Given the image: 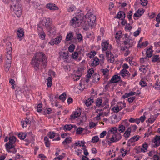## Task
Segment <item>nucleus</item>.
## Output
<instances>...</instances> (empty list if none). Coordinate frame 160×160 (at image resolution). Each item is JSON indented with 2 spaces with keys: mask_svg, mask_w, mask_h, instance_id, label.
<instances>
[{
  "mask_svg": "<svg viewBox=\"0 0 160 160\" xmlns=\"http://www.w3.org/2000/svg\"><path fill=\"white\" fill-rule=\"evenodd\" d=\"M92 78H93L92 82H97L100 79L99 75L97 73H95L93 74L92 75Z\"/></svg>",
  "mask_w": 160,
  "mask_h": 160,
  "instance_id": "16",
  "label": "nucleus"
},
{
  "mask_svg": "<svg viewBox=\"0 0 160 160\" xmlns=\"http://www.w3.org/2000/svg\"><path fill=\"white\" fill-rule=\"evenodd\" d=\"M99 139L98 136H95L92 138L91 142L93 143L97 142L99 140Z\"/></svg>",
  "mask_w": 160,
  "mask_h": 160,
  "instance_id": "39",
  "label": "nucleus"
},
{
  "mask_svg": "<svg viewBox=\"0 0 160 160\" xmlns=\"http://www.w3.org/2000/svg\"><path fill=\"white\" fill-rule=\"evenodd\" d=\"M122 13H123V11H119L117 15L114 17L115 18H118L121 20L122 18Z\"/></svg>",
  "mask_w": 160,
  "mask_h": 160,
  "instance_id": "29",
  "label": "nucleus"
},
{
  "mask_svg": "<svg viewBox=\"0 0 160 160\" xmlns=\"http://www.w3.org/2000/svg\"><path fill=\"white\" fill-rule=\"evenodd\" d=\"M64 158V157L62 155H60L58 157H56L54 159V160H60L61 159H62Z\"/></svg>",
  "mask_w": 160,
  "mask_h": 160,
  "instance_id": "63",
  "label": "nucleus"
},
{
  "mask_svg": "<svg viewBox=\"0 0 160 160\" xmlns=\"http://www.w3.org/2000/svg\"><path fill=\"white\" fill-rule=\"evenodd\" d=\"M107 134V132L106 131H103L100 134V138H103Z\"/></svg>",
  "mask_w": 160,
  "mask_h": 160,
  "instance_id": "59",
  "label": "nucleus"
},
{
  "mask_svg": "<svg viewBox=\"0 0 160 160\" xmlns=\"http://www.w3.org/2000/svg\"><path fill=\"white\" fill-rule=\"evenodd\" d=\"M89 127L90 129L92 128L96 125V124L93 122H89Z\"/></svg>",
  "mask_w": 160,
  "mask_h": 160,
  "instance_id": "55",
  "label": "nucleus"
},
{
  "mask_svg": "<svg viewBox=\"0 0 160 160\" xmlns=\"http://www.w3.org/2000/svg\"><path fill=\"white\" fill-rule=\"evenodd\" d=\"M159 55H156L153 56L152 58V61L153 62H155L158 61L159 59Z\"/></svg>",
  "mask_w": 160,
  "mask_h": 160,
  "instance_id": "42",
  "label": "nucleus"
},
{
  "mask_svg": "<svg viewBox=\"0 0 160 160\" xmlns=\"http://www.w3.org/2000/svg\"><path fill=\"white\" fill-rule=\"evenodd\" d=\"M122 32L121 31H118L116 34L115 38L118 40H119L122 37Z\"/></svg>",
  "mask_w": 160,
  "mask_h": 160,
  "instance_id": "28",
  "label": "nucleus"
},
{
  "mask_svg": "<svg viewBox=\"0 0 160 160\" xmlns=\"http://www.w3.org/2000/svg\"><path fill=\"white\" fill-rule=\"evenodd\" d=\"M140 84L142 87H144L147 86V84L145 81H144L141 80L140 82Z\"/></svg>",
  "mask_w": 160,
  "mask_h": 160,
  "instance_id": "56",
  "label": "nucleus"
},
{
  "mask_svg": "<svg viewBox=\"0 0 160 160\" xmlns=\"http://www.w3.org/2000/svg\"><path fill=\"white\" fill-rule=\"evenodd\" d=\"M153 158L154 160H159L160 159V157L157 155H154Z\"/></svg>",
  "mask_w": 160,
  "mask_h": 160,
  "instance_id": "64",
  "label": "nucleus"
},
{
  "mask_svg": "<svg viewBox=\"0 0 160 160\" xmlns=\"http://www.w3.org/2000/svg\"><path fill=\"white\" fill-rule=\"evenodd\" d=\"M71 139L72 138L71 137L67 138L65 140L62 142V144L64 145H65L69 144L72 142Z\"/></svg>",
  "mask_w": 160,
  "mask_h": 160,
  "instance_id": "26",
  "label": "nucleus"
},
{
  "mask_svg": "<svg viewBox=\"0 0 160 160\" xmlns=\"http://www.w3.org/2000/svg\"><path fill=\"white\" fill-rule=\"evenodd\" d=\"M142 148L141 149V151L144 152H146L148 148V145L147 142H144L142 146Z\"/></svg>",
  "mask_w": 160,
  "mask_h": 160,
  "instance_id": "22",
  "label": "nucleus"
},
{
  "mask_svg": "<svg viewBox=\"0 0 160 160\" xmlns=\"http://www.w3.org/2000/svg\"><path fill=\"white\" fill-rule=\"evenodd\" d=\"M78 112L77 111H74L73 113L70 115V118L69 120H72L75 119L76 118H77L80 116L81 115V110L80 109L78 110Z\"/></svg>",
  "mask_w": 160,
  "mask_h": 160,
  "instance_id": "7",
  "label": "nucleus"
},
{
  "mask_svg": "<svg viewBox=\"0 0 160 160\" xmlns=\"http://www.w3.org/2000/svg\"><path fill=\"white\" fill-rule=\"evenodd\" d=\"M20 1L21 0H11L12 4L10 6L11 8L12 7L13 8L16 6L19 3Z\"/></svg>",
  "mask_w": 160,
  "mask_h": 160,
  "instance_id": "21",
  "label": "nucleus"
},
{
  "mask_svg": "<svg viewBox=\"0 0 160 160\" xmlns=\"http://www.w3.org/2000/svg\"><path fill=\"white\" fill-rule=\"evenodd\" d=\"M29 122V120L26 118L25 120L23 122L21 121L22 125L23 128L26 127Z\"/></svg>",
  "mask_w": 160,
  "mask_h": 160,
  "instance_id": "30",
  "label": "nucleus"
},
{
  "mask_svg": "<svg viewBox=\"0 0 160 160\" xmlns=\"http://www.w3.org/2000/svg\"><path fill=\"white\" fill-rule=\"evenodd\" d=\"M78 53L76 51L74 52L72 55V57L73 59H77Z\"/></svg>",
  "mask_w": 160,
  "mask_h": 160,
  "instance_id": "45",
  "label": "nucleus"
},
{
  "mask_svg": "<svg viewBox=\"0 0 160 160\" xmlns=\"http://www.w3.org/2000/svg\"><path fill=\"white\" fill-rule=\"evenodd\" d=\"M48 82H47V86L50 87L52 85V79L51 77H48L47 79Z\"/></svg>",
  "mask_w": 160,
  "mask_h": 160,
  "instance_id": "33",
  "label": "nucleus"
},
{
  "mask_svg": "<svg viewBox=\"0 0 160 160\" xmlns=\"http://www.w3.org/2000/svg\"><path fill=\"white\" fill-rule=\"evenodd\" d=\"M135 97H132L129 98H128V101L130 103L132 102L133 101V100H135Z\"/></svg>",
  "mask_w": 160,
  "mask_h": 160,
  "instance_id": "57",
  "label": "nucleus"
},
{
  "mask_svg": "<svg viewBox=\"0 0 160 160\" xmlns=\"http://www.w3.org/2000/svg\"><path fill=\"white\" fill-rule=\"evenodd\" d=\"M99 59L97 57H95L94 59V61L92 62L91 64V66L93 67L94 66H97L99 64Z\"/></svg>",
  "mask_w": 160,
  "mask_h": 160,
  "instance_id": "19",
  "label": "nucleus"
},
{
  "mask_svg": "<svg viewBox=\"0 0 160 160\" xmlns=\"http://www.w3.org/2000/svg\"><path fill=\"white\" fill-rule=\"evenodd\" d=\"M77 38L79 41H81L83 40L82 36L80 33H79L77 35Z\"/></svg>",
  "mask_w": 160,
  "mask_h": 160,
  "instance_id": "52",
  "label": "nucleus"
},
{
  "mask_svg": "<svg viewBox=\"0 0 160 160\" xmlns=\"http://www.w3.org/2000/svg\"><path fill=\"white\" fill-rule=\"evenodd\" d=\"M67 95L66 94L65 92L63 93L62 94L60 95L59 98L60 99L62 100V102H64L65 99L66 98Z\"/></svg>",
  "mask_w": 160,
  "mask_h": 160,
  "instance_id": "32",
  "label": "nucleus"
},
{
  "mask_svg": "<svg viewBox=\"0 0 160 160\" xmlns=\"http://www.w3.org/2000/svg\"><path fill=\"white\" fill-rule=\"evenodd\" d=\"M148 44V42L147 41H146L141 44L138 43L137 47L138 48H141L142 46L146 47Z\"/></svg>",
  "mask_w": 160,
  "mask_h": 160,
  "instance_id": "31",
  "label": "nucleus"
},
{
  "mask_svg": "<svg viewBox=\"0 0 160 160\" xmlns=\"http://www.w3.org/2000/svg\"><path fill=\"white\" fill-rule=\"evenodd\" d=\"M73 35L72 32H69L68 33L66 38V40L67 41H69L72 40Z\"/></svg>",
  "mask_w": 160,
  "mask_h": 160,
  "instance_id": "23",
  "label": "nucleus"
},
{
  "mask_svg": "<svg viewBox=\"0 0 160 160\" xmlns=\"http://www.w3.org/2000/svg\"><path fill=\"white\" fill-rule=\"evenodd\" d=\"M145 11V10L143 9H142V10H140L139 9H138L136 11V13L138 14H139L140 16H141L144 13Z\"/></svg>",
  "mask_w": 160,
  "mask_h": 160,
  "instance_id": "48",
  "label": "nucleus"
},
{
  "mask_svg": "<svg viewBox=\"0 0 160 160\" xmlns=\"http://www.w3.org/2000/svg\"><path fill=\"white\" fill-rule=\"evenodd\" d=\"M17 35L18 38L22 37L24 35V32L22 28H19L17 32Z\"/></svg>",
  "mask_w": 160,
  "mask_h": 160,
  "instance_id": "14",
  "label": "nucleus"
},
{
  "mask_svg": "<svg viewBox=\"0 0 160 160\" xmlns=\"http://www.w3.org/2000/svg\"><path fill=\"white\" fill-rule=\"evenodd\" d=\"M48 31V32L49 33L48 35H50L52 33V34H55L56 33V29L54 26L52 25L49 28H48L47 29Z\"/></svg>",
  "mask_w": 160,
  "mask_h": 160,
  "instance_id": "12",
  "label": "nucleus"
},
{
  "mask_svg": "<svg viewBox=\"0 0 160 160\" xmlns=\"http://www.w3.org/2000/svg\"><path fill=\"white\" fill-rule=\"evenodd\" d=\"M38 35L40 36V38L42 40H44L45 38V34L44 32L38 33Z\"/></svg>",
  "mask_w": 160,
  "mask_h": 160,
  "instance_id": "44",
  "label": "nucleus"
},
{
  "mask_svg": "<svg viewBox=\"0 0 160 160\" xmlns=\"http://www.w3.org/2000/svg\"><path fill=\"white\" fill-rule=\"evenodd\" d=\"M90 70H88L87 71L88 74L86 76V78H89L91 77V76L92 75V73H90Z\"/></svg>",
  "mask_w": 160,
  "mask_h": 160,
  "instance_id": "62",
  "label": "nucleus"
},
{
  "mask_svg": "<svg viewBox=\"0 0 160 160\" xmlns=\"http://www.w3.org/2000/svg\"><path fill=\"white\" fill-rule=\"evenodd\" d=\"M82 16H80L78 17V18L74 17V18L70 20V22L71 25H73L74 24H76V23H80L81 24L85 23V21H84L85 18L83 15H82Z\"/></svg>",
  "mask_w": 160,
  "mask_h": 160,
  "instance_id": "3",
  "label": "nucleus"
},
{
  "mask_svg": "<svg viewBox=\"0 0 160 160\" xmlns=\"http://www.w3.org/2000/svg\"><path fill=\"white\" fill-rule=\"evenodd\" d=\"M119 131L120 132H124L125 130V127L123 125H119Z\"/></svg>",
  "mask_w": 160,
  "mask_h": 160,
  "instance_id": "41",
  "label": "nucleus"
},
{
  "mask_svg": "<svg viewBox=\"0 0 160 160\" xmlns=\"http://www.w3.org/2000/svg\"><path fill=\"white\" fill-rule=\"evenodd\" d=\"M153 52V50L148 52L146 51V55L147 56V57H148V58H151Z\"/></svg>",
  "mask_w": 160,
  "mask_h": 160,
  "instance_id": "43",
  "label": "nucleus"
},
{
  "mask_svg": "<svg viewBox=\"0 0 160 160\" xmlns=\"http://www.w3.org/2000/svg\"><path fill=\"white\" fill-rule=\"evenodd\" d=\"M89 18H90V21L92 22V23L95 22L96 20L95 16H93V14H91Z\"/></svg>",
  "mask_w": 160,
  "mask_h": 160,
  "instance_id": "37",
  "label": "nucleus"
},
{
  "mask_svg": "<svg viewBox=\"0 0 160 160\" xmlns=\"http://www.w3.org/2000/svg\"><path fill=\"white\" fill-rule=\"evenodd\" d=\"M75 8V6H70L69 7V9H68V12H73L74 10V8Z\"/></svg>",
  "mask_w": 160,
  "mask_h": 160,
  "instance_id": "61",
  "label": "nucleus"
},
{
  "mask_svg": "<svg viewBox=\"0 0 160 160\" xmlns=\"http://www.w3.org/2000/svg\"><path fill=\"white\" fill-rule=\"evenodd\" d=\"M62 39V36L61 35L58 36L56 38H52L50 42H49L51 45H53L54 44H58L61 42Z\"/></svg>",
  "mask_w": 160,
  "mask_h": 160,
  "instance_id": "6",
  "label": "nucleus"
},
{
  "mask_svg": "<svg viewBox=\"0 0 160 160\" xmlns=\"http://www.w3.org/2000/svg\"><path fill=\"white\" fill-rule=\"evenodd\" d=\"M140 1L142 2L141 4L143 6H146L148 4V1L147 0H140Z\"/></svg>",
  "mask_w": 160,
  "mask_h": 160,
  "instance_id": "49",
  "label": "nucleus"
},
{
  "mask_svg": "<svg viewBox=\"0 0 160 160\" xmlns=\"http://www.w3.org/2000/svg\"><path fill=\"white\" fill-rule=\"evenodd\" d=\"M75 45L73 44H72L70 45L68 48V51L71 52H73L75 49Z\"/></svg>",
  "mask_w": 160,
  "mask_h": 160,
  "instance_id": "34",
  "label": "nucleus"
},
{
  "mask_svg": "<svg viewBox=\"0 0 160 160\" xmlns=\"http://www.w3.org/2000/svg\"><path fill=\"white\" fill-rule=\"evenodd\" d=\"M38 33H39V32H43L42 28L38 25Z\"/></svg>",
  "mask_w": 160,
  "mask_h": 160,
  "instance_id": "58",
  "label": "nucleus"
},
{
  "mask_svg": "<svg viewBox=\"0 0 160 160\" xmlns=\"http://www.w3.org/2000/svg\"><path fill=\"white\" fill-rule=\"evenodd\" d=\"M83 128L81 127H79L78 128L76 131V134H80L83 132Z\"/></svg>",
  "mask_w": 160,
  "mask_h": 160,
  "instance_id": "40",
  "label": "nucleus"
},
{
  "mask_svg": "<svg viewBox=\"0 0 160 160\" xmlns=\"http://www.w3.org/2000/svg\"><path fill=\"white\" fill-rule=\"evenodd\" d=\"M46 56L42 52L37 53L32 58L31 64L36 71L39 69L40 62H43L45 60Z\"/></svg>",
  "mask_w": 160,
  "mask_h": 160,
  "instance_id": "1",
  "label": "nucleus"
},
{
  "mask_svg": "<svg viewBox=\"0 0 160 160\" xmlns=\"http://www.w3.org/2000/svg\"><path fill=\"white\" fill-rule=\"evenodd\" d=\"M73 128V125L72 124H66L64 126L63 128L65 131H70Z\"/></svg>",
  "mask_w": 160,
  "mask_h": 160,
  "instance_id": "24",
  "label": "nucleus"
},
{
  "mask_svg": "<svg viewBox=\"0 0 160 160\" xmlns=\"http://www.w3.org/2000/svg\"><path fill=\"white\" fill-rule=\"evenodd\" d=\"M109 45V42L107 41L102 42L101 44L102 51L107 50Z\"/></svg>",
  "mask_w": 160,
  "mask_h": 160,
  "instance_id": "11",
  "label": "nucleus"
},
{
  "mask_svg": "<svg viewBox=\"0 0 160 160\" xmlns=\"http://www.w3.org/2000/svg\"><path fill=\"white\" fill-rule=\"evenodd\" d=\"M96 106L99 108L101 107H102V97L98 98L97 99L96 101Z\"/></svg>",
  "mask_w": 160,
  "mask_h": 160,
  "instance_id": "17",
  "label": "nucleus"
},
{
  "mask_svg": "<svg viewBox=\"0 0 160 160\" xmlns=\"http://www.w3.org/2000/svg\"><path fill=\"white\" fill-rule=\"evenodd\" d=\"M7 52L6 54V57L8 61H11L12 58L11 55L12 45L11 42H8L7 43Z\"/></svg>",
  "mask_w": 160,
  "mask_h": 160,
  "instance_id": "4",
  "label": "nucleus"
},
{
  "mask_svg": "<svg viewBox=\"0 0 160 160\" xmlns=\"http://www.w3.org/2000/svg\"><path fill=\"white\" fill-rule=\"evenodd\" d=\"M44 140L45 141V145L47 147H49L50 146V142L47 136L44 137Z\"/></svg>",
  "mask_w": 160,
  "mask_h": 160,
  "instance_id": "27",
  "label": "nucleus"
},
{
  "mask_svg": "<svg viewBox=\"0 0 160 160\" xmlns=\"http://www.w3.org/2000/svg\"><path fill=\"white\" fill-rule=\"evenodd\" d=\"M50 18H48L46 19V22H45V27L46 29L48 28H49L50 27H51L52 24V21H50Z\"/></svg>",
  "mask_w": 160,
  "mask_h": 160,
  "instance_id": "15",
  "label": "nucleus"
},
{
  "mask_svg": "<svg viewBox=\"0 0 160 160\" xmlns=\"http://www.w3.org/2000/svg\"><path fill=\"white\" fill-rule=\"evenodd\" d=\"M155 88L158 90H160V82H158L157 81L155 84Z\"/></svg>",
  "mask_w": 160,
  "mask_h": 160,
  "instance_id": "50",
  "label": "nucleus"
},
{
  "mask_svg": "<svg viewBox=\"0 0 160 160\" xmlns=\"http://www.w3.org/2000/svg\"><path fill=\"white\" fill-rule=\"evenodd\" d=\"M111 110L114 112L115 113H117L120 111L119 107L118 105H117L116 107H113Z\"/></svg>",
  "mask_w": 160,
  "mask_h": 160,
  "instance_id": "38",
  "label": "nucleus"
},
{
  "mask_svg": "<svg viewBox=\"0 0 160 160\" xmlns=\"http://www.w3.org/2000/svg\"><path fill=\"white\" fill-rule=\"evenodd\" d=\"M101 70L103 73V75L104 76L106 75V73L109 72V70L108 68L102 69Z\"/></svg>",
  "mask_w": 160,
  "mask_h": 160,
  "instance_id": "54",
  "label": "nucleus"
},
{
  "mask_svg": "<svg viewBox=\"0 0 160 160\" xmlns=\"http://www.w3.org/2000/svg\"><path fill=\"white\" fill-rule=\"evenodd\" d=\"M153 118H149L148 120L146 121V122L148 121L149 123H152L153 122L156 120V118H155V116H153Z\"/></svg>",
  "mask_w": 160,
  "mask_h": 160,
  "instance_id": "51",
  "label": "nucleus"
},
{
  "mask_svg": "<svg viewBox=\"0 0 160 160\" xmlns=\"http://www.w3.org/2000/svg\"><path fill=\"white\" fill-rule=\"evenodd\" d=\"M152 142L155 143L153 147H157L159 146L160 145V136L156 135L152 140Z\"/></svg>",
  "mask_w": 160,
  "mask_h": 160,
  "instance_id": "9",
  "label": "nucleus"
},
{
  "mask_svg": "<svg viewBox=\"0 0 160 160\" xmlns=\"http://www.w3.org/2000/svg\"><path fill=\"white\" fill-rule=\"evenodd\" d=\"M16 94L17 98H20L24 95V90L23 88L19 90V91H16Z\"/></svg>",
  "mask_w": 160,
  "mask_h": 160,
  "instance_id": "10",
  "label": "nucleus"
},
{
  "mask_svg": "<svg viewBox=\"0 0 160 160\" xmlns=\"http://www.w3.org/2000/svg\"><path fill=\"white\" fill-rule=\"evenodd\" d=\"M141 30V28H138V30L134 32V36L135 37H137L138 36Z\"/></svg>",
  "mask_w": 160,
  "mask_h": 160,
  "instance_id": "47",
  "label": "nucleus"
},
{
  "mask_svg": "<svg viewBox=\"0 0 160 160\" xmlns=\"http://www.w3.org/2000/svg\"><path fill=\"white\" fill-rule=\"evenodd\" d=\"M118 82V81L117 75H114L112 76V78L109 81V83H114Z\"/></svg>",
  "mask_w": 160,
  "mask_h": 160,
  "instance_id": "20",
  "label": "nucleus"
},
{
  "mask_svg": "<svg viewBox=\"0 0 160 160\" xmlns=\"http://www.w3.org/2000/svg\"><path fill=\"white\" fill-rule=\"evenodd\" d=\"M118 130V128L116 127H112L111 128L109 131L111 132L113 134H115L116 133Z\"/></svg>",
  "mask_w": 160,
  "mask_h": 160,
  "instance_id": "46",
  "label": "nucleus"
},
{
  "mask_svg": "<svg viewBox=\"0 0 160 160\" xmlns=\"http://www.w3.org/2000/svg\"><path fill=\"white\" fill-rule=\"evenodd\" d=\"M140 138V136L139 135L134 136L130 139L129 140V141L132 143L135 142V141H138Z\"/></svg>",
  "mask_w": 160,
  "mask_h": 160,
  "instance_id": "18",
  "label": "nucleus"
},
{
  "mask_svg": "<svg viewBox=\"0 0 160 160\" xmlns=\"http://www.w3.org/2000/svg\"><path fill=\"white\" fill-rule=\"evenodd\" d=\"M62 53H63V54L60 55V56L62 57V58L63 59H68L69 53H66L65 52H62Z\"/></svg>",
  "mask_w": 160,
  "mask_h": 160,
  "instance_id": "35",
  "label": "nucleus"
},
{
  "mask_svg": "<svg viewBox=\"0 0 160 160\" xmlns=\"http://www.w3.org/2000/svg\"><path fill=\"white\" fill-rule=\"evenodd\" d=\"M11 61H6V63L4 65V67L5 68V71L6 72H8L11 67Z\"/></svg>",
  "mask_w": 160,
  "mask_h": 160,
  "instance_id": "13",
  "label": "nucleus"
},
{
  "mask_svg": "<svg viewBox=\"0 0 160 160\" xmlns=\"http://www.w3.org/2000/svg\"><path fill=\"white\" fill-rule=\"evenodd\" d=\"M46 7L51 10H56L59 9L58 7L55 4L52 3H49L47 4Z\"/></svg>",
  "mask_w": 160,
  "mask_h": 160,
  "instance_id": "8",
  "label": "nucleus"
},
{
  "mask_svg": "<svg viewBox=\"0 0 160 160\" xmlns=\"http://www.w3.org/2000/svg\"><path fill=\"white\" fill-rule=\"evenodd\" d=\"M18 136L20 139L24 140L27 136V134L26 133L21 132L18 134Z\"/></svg>",
  "mask_w": 160,
  "mask_h": 160,
  "instance_id": "25",
  "label": "nucleus"
},
{
  "mask_svg": "<svg viewBox=\"0 0 160 160\" xmlns=\"http://www.w3.org/2000/svg\"><path fill=\"white\" fill-rule=\"evenodd\" d=\"M109 100L107 98H105V99L104 101L102 103V107H104V106H105L107 104V103H108Z\"/></svg>",
  "mask_w": 160,
  "mask_h": 160,
  "instance_id": "60",
  "label": "nucleus"
},
{
  "mask_svg": "<svg viewBox=\"0 0 160 160\" xmlns=\"http://www.w3.org/2000/svg\"><path fill=\"white\" fill-rule=\"evenodd\" d=\"M96 52L95 51H92L90 52V53L89 54L90 56H89L90 58H91L95 56L96 54Z\"/></svg>",
  "mask_w": 160,
  "mask_h": 160,
  "instance_id": "53",
  "label": "nucleus"
},
{
  "mask_svg": "<svg viewBox=\"0 0 160 160\" xmlns=\"http://www.w3.org/2000/svg\"><path fill=\"white\" fill-rule=\"evenodd\" d=\"M56 133L50 131L49 132L48 135L50 139L53 138L55 136Z\"/></svg>",
  "mask_w": 160,
  "mask_h": 160,
  "instance_id": "36",
  "label": "nucleus"
},
{
  "mask_svg": "<svg viewBox=\"0 0 160 160\" xmlns=\"http://www.w3.org/2000/svg\"><path fill=\"white\" fill-rule=\"evenodd\" d=\"M17 140L16 137L12 136H11L9 138V141L6 143L5 146L7 151L8 152L15 153L17 151L15 148V145L14 144Z\"/></svg>",
  "mask_w": 160,
  "mask_h": 160,
  "instance_id": "2",
  "label": "nucleus"
},
{
  "mask_svg": "<svg viewBox=\"0 0 160 160\" xmlns=\"http://www.w3.org/2000/svg\"><path fill=\"white\" fill-rule=\"evenodd\" d=\"M13 11L14 13L17 17H19L21 15L22 8L21 6L19 4H18L17 5L13 8Z\"/></svg>",
  "mask_w": 160,
  "mask_h": 160,
  "instance_id": "5",
  "label": "nucleus"
}]
</instances>
